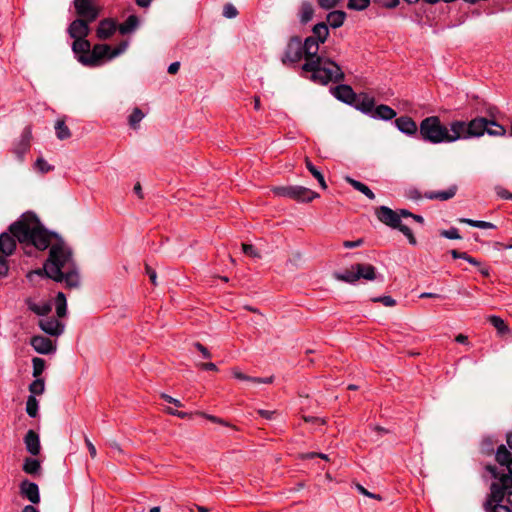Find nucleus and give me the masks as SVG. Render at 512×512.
<instances>
[{
    "label": "nucleus",
    "instance_id": "f257e3e1",
    "mask_svg": "<svg viewBox=\"0 0 512 512\" xmlns=\"http://www.w3.org/2000/svg\"><path fill=\"white\" fill-rule=\"evenodd\" d=\"M328 36L329 30L325 23L314 25L312 35L308 36L304 42L299 36H292L286 45L281 62L284 65H295L304 58L305 62L301 70L303 73L311 74L309 76L311 81L321 85L343 81L345 75L340 66L323 53L319 54V46L327 40Z\"/></svg>",
    "mask_w": 512,
    "mask_h": 512
},
{
    "label": "nucleus",
    "instance_id": "f03ea898",
    "mask_svg": "<svg viewBox=\"0 0 512 512\" xmlns=\"http://www.w3.org/2000/svg\"><path fill=\"white\" fill-rule=\"evenodd\" d=\"M54 232L48 231L33 213H24L9 226V232L0 234V256L5 259L13 254L16 240L23 245L25 253L32 254V249L46 250L51 244Z\"/></svg>",
    "mask_w": 512,
    "mask_h": 512
},
{
    "label": "nucleus",
    "instance_id": "7ed1b4c3",
    "mask_svg": "<svg viewBox=\"0 0 512 512\" xmlns=\"http://www.w3.org/2000/svg\"><path fill=\"white\" fill-rule=\"evenodd\" d=\"M48 248H50L49 257L44 263L46 276L56 282H65L68 288L78 287L80 277L71 249L58 239L56 233L51 238Z\"/></svg>",
    "mask_w": 512,
    "mask_h": 512
},
{
    "label": "nucleus",
    "instance_id": "20e7f679",
    "mask_svg": "<svg viewBox=\"0 0 512 512\" xmlns=\"http://www.w3.org/2000/svg\"><path fill=\"white\" fill-rule=\"evenodd\" d=\"M498 466L487 465L486 470L494 478L493 496L500 497L501 488H512V453L505 445H500L495 453Z\"/></svg>",
    "mask_w": 512,
    "mask_h": 512
},
{
    "label": "nucleus",
    "instance_id": "39448f33",
    "mask_svg": "<svg viewBox=\"0 0 512 512\" xmlns=\"http://www.w3.org/2000/svg\"><path fill=\"white\" fill-rule=\"evenodd\" d=\"M421 138L432 144L452 143L459 140V135L452 129V122L449 126L441 123L438 116L424 118L419 126Z\"/></svg>",
    "mask_w": 512,
    "mask_h": 512
},
{
    "label": "nucleus",
    "instance_id": "423d86ee",
    "mask_svg": "<svg viewBox=\"0 0 512 512\" xmlns=\"http://www.w3.org/2000/svg\"><path fill=\"white\" fill-rule=\"evenodd\" d=\"M333 277L338 281L354 284L360 279L373 281L377 278V275L376 269L373 265L357 263L343 271L334 272Z\"/></svg>",
    "mask_w": 512,
    "mask_h": 512
},
{
    "label": "nucleus",
    "instance_id": "0eeeda50",
    "mask_svg": "<svg viewBox=\"0 0 512 512\" xmlns=\"http://www.w3.org/2000/svg\"><path fill=\"white\" fill-rule=\"evenodd\" d=\"M487 126H489V119L485 117H476L469 122L452 121V129L459 135V140L480 137L486 132Z\"/></svg>",
    "mask_w": 512,
    "mask_h": 512
},
{
    "label": "nucleus",
    "instance_id": "6e6552de",
    "mask_svg": "<svg viewBox=\"0 0 512 512\" xmlns=\"http://www.w3.org/2000/svg\"><path fill=\"white\" fill-rule=\"evenodd\" d=\"M375 214L380 222L392 229H398L400 232H402L407 237L411 245L415 246L417 244V240L414 237L411 229L408 226L402 224L400 215L397 211H394L387 206H380L376 209Z\"/></svg>",
    "mask_w": 512,
    "mask_h": 512
},
{
    "label": "nucleus",
    "instance_id": "1a4fd4ad",
    "mask_svg": "<svg viewBox=\"0 0 512 512\" xmlns=\"http://www.w3.org/2000/svg\"><path fill=\"white\" fill-rule=\"evenodd\" d=\"M273 192L280 197H287L298 202H311L319 197V194L306 188L304 186L290 185L278 186L273 189Z\"/></svg>",
    "mask_w": 512,
    "mask_h": 512
},
{
    "label": "nucleus",
    "instance_id": "9d476101",
    "mask_svg": "<svg viewBox=\"0 0 512 512\" xmlns=\"http://www.w3.org/2000/svg\"><path fill=\"white\" fill-rule=\"evenodd\" d=\"M111 52L112 49L109 45L96 44L88 55H80L78 61L84 66L95 67L100 65L103 59H111L109 57Z\"/></svg>",
    "mask_w": 512,
    "mask_h": 512
},
{
    "label": "nucleus",
    "instance_id": "9b49d317",
    "mask_svg": "<svg viewBox=\"0 0 512 512\" xmlns=\"http://www.w3.org/2000/svg\"><path fill=\"white\" fill-rule=\"evenodd\" d=\"M74 6L79 18L89 22L95 21L99 16V9L91 0H74Z\"/></svg>",
    "mask_w": 512,
    "mask_h": 512
},
{
    "label": "nucleus",
    "instance_id": "f8f14e48",
    "mask_svg": "<svg viewBox=\"0 0 512 512\" xmlns=\"http://www.w3.org/2000/svg\"><path fill=\"white\" fill-rule=\"evenodd\" d=\"M91 22L86 19L77 18L72 21L67 29V32L71 38L76 39H84L90 33L89 24Z\"/></svg>",
    "mask_w": 512,
    "mask_h": 512
},
{
    "label": "nucleus",
    "instance_id": "ddd939ff",
    "mask_svg": "<svg viewBox=\"0 0 512 512\" xmlns=\"http://www.w3.org/2000/svg\"><path fill=\"white\" fill-rule=\"evenodd\" d=\"M469 104L473 107L476 113L486 114L491 118H494L497 113V108L495 106L479 99V97L476 95L469 97Z\"/></svg>",
    "mask_w": 512,
    "mask_h": 512
},
{
    "label": "nucleus",
    "instance_id": "4468645a",
    "mask_svg": "<svg viewBox=\"0 0 512 512\" xmlns=\"http://www.w3.org/2000/svg\"><path fill=\"white\" fill-rule=\"evenodd\" d=\"M20 493L31 503L38 504L40 502L39 487L36 483L24 480L20 484Z\"/></svg>",
    "mask_w": 512,
    "mask_h": 512
},
{
    "label": "nucleus",
    "instance_id": "2eb2a0df",
    "mask_svg": "<svg viewBox=\"0 0 512 512\" xmlns=\"http://www.w3.org/2000/svg\"><path fill=\"white\" fill-rule=\"evenodd\" d=\"M357 110L361 111L364 114L369 116L372 115L374 107H375V99L368 94H359L356 95V100L352 104Z\"/></svg>",
    "mask_w": 512,
    "mask_h": 512
},
{
    "label": "nucleus",
    "instance_id": "dca6fc26",
    "mask_svg": "<svg viewBox=\"0 0 512 512\" xmlns=\"http://www.w3.org/2000/svg\"><path fill=\"white\" fill-rule=\"evenodd\" d=\"M39 327L51 336H59L64 331V324L55 318H45L39 321Z\"/></svg>",
    "mask_w": 512,
    "mask_h": 512
},
{
    "label": "nucleus",
    "instance_id": "f3484780",
    "mask_svg": "<svg viewBox=\"0 0 512 512\" xmlns=\"http://www.w3.org/2000/svg\"><path fill=\"white\" fill-rule=\"evenodd\" d=\"M333 95L340 101L352 105L356 100V93L349 85L340 84L332 89Z\"/></svg>",
    "mask_w": 512,
    "mask_h": 512
},
{
    "label": "nucleus",
    "instance_id": "a211bd4d",
    "mask_svg": "<svg viewBox=\"0 0 512 512\" xmlns=\"http://www.w3.org/2000/svg\"><path fill=\"white\" fill-rule=\"evenodd\" d=\"M30 344L39 354H50L55 350L52 341L41 335L32 337Z\"/></svg>",
    "mask_w": 512,
    "mask_h": 512
},
{
    "label": "nucleus",
    "instance_id": "6ab92c4d",
    "mask_svg": "<svg viewBox=\"0 0 512 512\" xmlns=\"http://www.w3.org/2000/svg\"><path fill=\"white\" fill-rule=\"evenodd\" d=\"M398 130L406 135H415L417 133V125L415 121L408 116H401L395 120Z\"/></svg>",
    "mask_w": 512,
    "mask_h": 512
},
{
    "label": "nucleus",
    "instance_id": "aec40b11",
    "mask_svg": "<svg viewBox=\"0 0 512 512\" xmlns=\"http://www.w3.org/2000/svg\"><path fill=\"white\" fill-rule=\"evenodd\" d=\"M491 493L489 499L486 501V506H491L492 503H502L505 505H512V488H501L500 497L495 498L493 496V483L490 487Z\"/></svg>",
    "mask_w": 512,
    "mask_h": 512
},
{
    "label": "nucleus",
    "instance_id": "412c9836",
    "mask_svg": "<svg viewBox=\"0 0 512 512\" xmlns=\"http://www.w3.org/2000/svg\"><path fill=\"white\" fill-rule=\"evenodd\" d=\"M24 443L26 445L27 451L33 456H36L40 453V439L39 435L35 431L29 430L26 433L24 437Z\"/></svg>",
    "mask_w": 512,
    "mask_h": 512
},
{
    "label": "nucleus",
    "instance_id": "4be33fe9",
    "mask_svg": "<svg viewBox=\"0 0 512 512\" xmlns=\"http://www.w3.org/2000/svg\"><path fill=\"white\" fill-rule=\"evenodd\" d=\"M458 190L457 185H451L445 191H428L425 192L424 197L429 200L446 201L453 198Z\"/></svg>",
    "mask_w": 512,
    "mask_h": 512
},
{
    "label": "nucleus",
    "instance_id": "5701e85b",
    "mask_svg": "<svg viewBox=\"0 0 512 512\" xmlns=\"http://www.w3.org/2000/svg\"><path fill=\"white\" fill-rule=\"evenodd\" d=\"M115 30V23L110 19H104L100 21L96 30V35L100 40H106L114 34Z\"/></svg>",
    "mask_w": 512,
    "mask_h": 512
},
{
    "label": "nucleus",
    "instance_id": "b1692460",
    "mask_svg": "<svg viewBox=\"0 0 512 512\" xmlns=\"http://www.w3.org/2000/svg\"><path fill=\"white\" fill-rule=\"evenodd\" d=\"M396 116L395 110H393L390 106L385 104H380L376 107H374L373 113L371 115L374 119H380V120H391Z\"/></svg>",
    "mask_w": 512,
    "mask_h": 512
},
{
    "label": "nucleus",
    "instance_id": "393cba45",
    "mask_svg": "<svg viewBox=\"0 0 512 512\" xmlns=\"http://www.w3.org/2000/svg\"><path fill=\"white\" fill-rule=\"evenodd\" d=\"M346 19V13L342 10H334L328 13L326 17V22H324L327 25V28L329 29V26L332 28H339L343 25L344 21Z\"/></svg>",
    "mask_w": 512,
    "mask_h": 512
},
{
    "label": "nucleus",
    "instance_id": "a878e982",
    "mask_svg": "<svg viewBox=\"0 0 512 512\" xmlns=\"http://www.w3.org/2000/svg\"><path fill=\"white\" fill-rule=\"evenodd\" d=\"M314 16V8L311 2L303 1L299 8L298 17L302 24L308 23Z\"/></svg>",
    "mask_w": 512,
    "mask_h": 512
},
{
    "label": "nucleus",
    "instance_id": "bb28decb",
    "mask_svg": "<svg viewBox=\"0 0 512 512\" xmlns=\"http://www.w3.org/2000/svg\"><path fill=\"white\" fill-rule=\"evenodd\" d=\"M72 50L78 59L80 55H88L90 53L91 44L86 38L76 39L72 44Z\"/></svg>",
    "mask_w": 512,
    "mask_h": 512
},
{
    "label": "nucleus",
    "instance_id": "cd10ccee",
    "mask_svg": "<svg viewBox=\"0 0 512 512\" xmlns=\"http://www.w3.org/2000/svg\"><path fill=\"white\" fill-rule=\"evenodd\" d=\"M346 182L349 183L355 190L363 193L367 198H369L370 200H374L375 199V194L374 192L367 186L365 185L364 183L358 181V180H355L351 177H346L345 178Z\"/></svg>",
    "mask_w": 512,
    "mask_h": 512
},
{
    "label": "nucleus",
    "instance_id": "c85d7f7f",
    "mask_svg": "<svg viewBox=\"0 0 512 512\" xmlns=\"http://www.w3.org/2000/svg\"><path fill=\"white\" fill-rule=\"evenodd\" d=\"M488 320L490 324L497 330L499 335L502 336L504 334L510 333V328L501 317L492 315L488 318Z\"/></svg>",
    "mask_w": 512,
    "mask_h": 512
},
{
    "label": "nucleus",
    "instance_id": "c756f323",
    "mask_svg": "<svg viewBox=\"0 0 512 512\" xmlns=\"http://www.w3.org/2000/svg\"><path fill=\"white\" fill-rule=\"evenodd\" d=\"M56 314L58 317H65L67 313V301L63 292H58L55 299Z\"/></svg>",
    "mask_w": 512,
    "mask_h": 512
},
{
    "label": "nucleus",
    "instance_id": "7c9ffc66",
    "mask_svg": "<svg viewBox=\"0 0 512 512\" xmlns=\"http://www.w3.org/2000/svg\"><path fill=\"white\" fill-rule=\"evenodd\" d=\"M138 18L135 15H130L124 23H122L119 27V31L121 34H128L136 29L138 26Z\"/></svg>",
    "mask_w": 512,
    "mask_h": 512
},
{
    "label": "nucleus",
    "instance_id": "2f4dec72",
    "mask_svg": "<svg viewBox=\"0 0 512 512\" xmlns=\"http://www.w3.org/2000/svg\"><path fill=\"white\" fill-rule=\"evenodd\" d=\"M56 136L59 140H65L71 137L70 129L65 124L64 120H57L55 123Z\"/></svg>",
    "mask_w": 512,
    "mask_h": 512
},
{
    "label": "nucleus",
    "instance_id": "473e14b6",
    "mask_svg": "<svg viewBox=\"0 0 512 512\" xmlns=\"http://www.w3.org/2000/svg\"><path fill=\"white\" fill-rule=\"evenodd\" d=\"M305 164H306V168L309 170V172L317 179L320 186L323 189H326L327 185H326L323 174L312 164V162L308 158H306Z\"/></svg>",
    "mask_w": 512,
    "mask_h": 512
},
{
    "label": "nucleus",
    "instance_id": "72a5a7b5",
    "mask_svg": "<svg viewBox=\"0 0 512 512\" xmlns=\"http://www.w3.org/2000/svg\"><path fill=\"white\" fill-rule=\"evenodd\" d=\"M41 466L40 462L34 458H26L23 464V470L27 474L34 475L39 472Z\"/></svg>",
    "mask_w": 512,
    "mask_h": 512
},
{
    "label": "nucleus",
    "instance_id": "f704fd0d",
    "mask_svg": "<svg viewBox=\"0 0 512 512\" xmlns=\"http://www.w3.org/2000/svg\"><path fill=\"white\" fill-rule=\"evenodd\" d=\"M29 149H30V144H27V143L19 140L14 144L13 153L15 154V156L17 157V159L19 161H23L24 156L29 151Z\"/></svg>",
    "mask_w": 512,
    "mask_h": 512
},
{
    "label": "nucleus",
    "instance_id": "c9c22d12",
    "mask_svg": "<svg viewBox=\"0 0 512 512\" xmlns=\"http://www.w3.org/2000/svg\"><path fill=\"white\" fill-rule=\"evenodd\" d=\"M486 133L490 136H504L506 134V129L498 124L495 120H489V126H487Z\"/></svg>",
    "mask_w": 512,
    "mask_h": 512
},
{
    "label": "nucleus",
    "instance_id": "e433bc0d",
    "mask_svg": "<svg viewBox=\"0 0 512 512\" xmlns=\"http://www.w3.org/2000/svg\"><path fill=\"white\" fill-rule=\"evenodd\" d=\"M145 114L141 111L139 108H134L132 113L130 114L128 118V122L131 128L137 129L139 126V123L144 118Z\"/></svg>",
    "mask_w": 512,
    "mask_h": 512
},
{
    "label": "nucleus",
    "instance_id": "4c0bfd02",
    "mask_svg": "<svg viewBox=\"0 0 512 512\" xmlns=\"http://www.w3.org/2000/svg\"><path fill=\"white\" fill-rule=\"evenodd\" d=\"M462 223H466L472 227L480 228V229H493L495 225L491 222L481 221V220H472L468 218H461L459 220Z\"/></svg>",
    "mask_w": 512,
    "mask_h": 512
},
{
    "label": "nucleus",
    "instance_id": "58836bf2",
    "mask_svg": "<svg viewBox=\"0 0 512 512\" xmlns=\"http://www.w3.org/2000/svg\"><path fill=\"white\" fill-rule=\"evenodd\" d=\"M38 401L35 396L30 395L26 402V412L30 417H36L38 414Z\"/></svg>",
    "mask_w": 512,
    "mask_h": 512
},
{
    "label": "nucleus",
    "instance_id": "ea45409f",
    "mask_svg": "<svg viewBox=\"0 0 512 512\" xmlns=\"http://www.w3.org/2000/svg\"><path fill=\"white\" fill-rule=\"evenodd\" d=\"M44 390L45 384L43 379L37 378L29 385V391L33 396L43 394Z\"/></svg>",
    "mask_w": 512,
    "mask_h": 512
},
{
    "label": "nucleus",
    "instance_id": "a19ab883",
    "mask_svg": "<svg viewBox=\"0 0 512 512\" xmlns=\"http://www.w3.org/2000/svg\"><path fill=\"white\" fill-rule=\"evenodd\" d=\"M32 363H33V376L37 378L44 371L45 360L42 358L35 357V358H33Z\"/></svg>",
    "mask_w": 512,
    "mask_h": 512
},
{
    "label": "nucleus",
    "instance_id": "79ce46f5",
    "mask_svg": "<svg viewBox=\"0 0 512 512\" xmlns=\"http://www.w3.org/2000/svg\"><path fill=\"white\" fill-rule=\"evenodd\" d=\"M370 4V0H349L347 7L351 10L361 11L366 9Z\"/></svg>",
    "mask_w": 512,
    "mask_h": 512
},
{
    "label": "nucleus",
    "instance_id": "37998d69",
    "mask_svg": "<svg viewBox=\"0 0 512 512\" xmlns=\"http://www.w3.org/2000/svg\"><path fill=\"white\" fill-rule=\"evenodd\" d=\"M30 310L35 314L44 316L51 311V306L47 303L44 304H32L29 306Z\"/></svg>",
    "mask_w": 512,
    "mask_h": 512
},
{
    "label": "nucleus",
    "instance_id": "c03bdc74",
    "mask_svg": "<svg viewBox=\"0 0 512 512\" xmlns=\"http://www.w3.org/2000/svg\"><path fill=\"white\" fill-rule=\"evenodd\" d=\"M495 441L492 437H486L481 442V451L484 454L490 455L494 451Z\"/></svg>",
    "mask_w": 512,
    "mask_h": 512
},
{
    "label": "nucleus",
    "instance_id": "a18cd8bd",
    "mask_svg": "<svg viewBox=\"0 0 512 512\" xmlns=\"http://www.w3.org/2000/svg\"><path fill=\"white\" fill-rule=\"evenodd\" d=\"M35 168L41 173H47L54 169L45 159L38 158L35 162Z\"/></svg>",
    "mask_w": 512,
    "mask_h": 512
},
{
    "label": "nucleus",
    "instance_id": "49530a36",
    "mask_svg": "<svg viewBox=\"0 0 512 512\" xmlns=\"http://www.w3.org/2000/svg\"><path fill=\"white\" fill-rule=\"evenodd\" d=\"M486 511L489 512H512L510 507L508 505L502 504V503H492L491 506L485 505Z\"/></svg>",
    "mask_w": 512,
    "mask_h": 512
},
{
    "label": "nucleus",
    "instance_id": "de8ad7c7",
    "mask_svg": "<svg viewBox=\"0 0 512 512\" xmlns=\"http://www.w3.org/2000/svg\"><path fill=\"white\" fill-rule=\"evenodd\" d=\"M238 15V10L236 9V7L231 4V3H227L224 5L223 7V16L228 18V19H232V18H235L236 16Z\"/></svg>",
    "mask_w": 512,
    "mask_h": 512
},
{
    "label": "nucleus",
    "instance_id": "09e8293b",
    "mask_svg": "<svg viewBox=\"0 0 512 512\" xmlns=\"http://www.w3.org/2000/svg\"><path fill=\"white\" fill-rule=\"evenodd\" d=\"M45 277H47V276L45 274L44 268L30 271L27 274V279L32 283L36 282L38 279H43Z\"/></svg>",
    "mask_w": 512,
    "mask_h": 512
},
{
    "label": "nucleus",
    "instance_id": "8fccbe9b",
    "mask_svg": "<svg viewBox=\"0 0 512 512\" xmlns=\"http://www.w3.org/2000/svg\"><path fill=\"white\" fill-rule=\"evenodd\" d=\"M440 235L447 238V239H461V236L459 234V231L457 228L452 227L448 230H442L440 232Z\"/></svg>",
    "mask_w": 512,
    "mask_h": 512
},
{
    "label": "nucleus",
    "instance_id": "3c124183",
    "mask_svg": "<svg viewBox=\"0 0 512 512\" xmlns=\"http://www.w3.org/2000/svg\"><path fill=\"white\" fill-rule=\"evenodd\" d=\"M341 0H317L320 8L324 10H330L335 8Z\"/></svg>",
    "mask_w": 512,
    "mask_h": 512
},
{
    "label": "nucleus",
    "instance_id": "603ef678",
    "mask_svg": "<svg viewBox=\"0 0 512 512\" xmlns=\"http://www.w3.org/2000/svg\"><path fill=\"white\" fill-rule=\"evenodd\" d=\"M242 250L246 255H248L250 257H253V258L260 257V254L257 251V249L251 244H242Z\"/></svg>",
    "mask_w": 512,
    "mask_h": 512
},
{
    "label": "nucleus",
    "instance_id": "864d4df0",
    "mask_svg": "<svg viewBox=\"0 0 512 512\" xmlns=\"http://www.w3.org/2000/svg\"><path fill=\"white\" fill-rule=\"evenodd\" d=\"M374 302H380L384 306L393 307L396 305V300L391 296H380L373 299Z\"/></svg>",
    "mask_w": 512,
    "mask_h": 512
},
{
    "label": "nucleus",
    "instance_id": "5fc2aeb1",
    "mask_svg": "<svg viewBox=\"0 0 512 512\" xmlns=\"http://www.w3.org/2000/svg\"><path fill=\"white\" fill-rule=\"evenodd\" d=\"M374 3L385 8H394L399 4V0H374Z\"/></svg>",
    "mask_w": 512,
    "mask_h": 512
},
{
    "label": "nucleus",
    "instance_id": "6e6d98bb",
    "mask_svg": "<svg viewBox=\"0 0 512 512\" xmlns=\"http://www.w3.org/2000/svg\"><path fill=\"white\" fill-rule=\"evenodd\" d=\"M128 43L122 42L120 43L116 48L112 49V52L110 53V58H115L121 53H123L127 49Z\"/></svg>",
    "mask_w": 512,
    "mask_h": 512
},
{
    "label": "nucleus",
    "instance_id": "4d7b16f0",
    "mask_svg": "<svg viewBox=\"0 0 512 512\" xmlns=\"http://www.w3.org/2000/svg\"><path fill=\"white\" fill-rule=\"evenodd\" d=\"M31 138H32V130H31L30 126H27L23 129L19 140L22 142H25L27 144H30Z\"/></svg>",
    "mask_w": 512,
    "mask_h": 512
},
{
    "label": "nucleus",
    "instance_id": "13d9d810",
    "mask_svg": "<svg viewBox=\"0 0 512 512\" xmlns=\"http://www.w3.org/2000/svg\"><path fill=\"white\" fill-rule=\"evenodd\" d=\"M356 489H357V490H358L362 495H365V496H367V497L374 498V499H377V500H381V496H380V495L369 492L367 489H365V488H364L362 485H360V484H356Z\"/></svg>",
    "mask_w": 512,
    "mask_h": 512
},
{
    "label": "nucleus",
    "instance_id": "bf43d9fd",
    "mask_svg": "<svg viewBox=\"0 0 512 512\" xmlns=\"http://www.w3.org/2000/svg\"><path fill=\"white\" fill-rule=\"evenodd\" d=\"M232 374L233 376L238 379V380H241V381H247V382H251L252 383V379L253 377L251 376H248V375H245L244 373H242L241 371H239L238 369H233L232 370Z\"/></svg>",
    "mask_w": 512,
    "mask_h": 512
},
{
    "label": "nucleus",
    "instance_id": "052dcab7",
    "mask_svg": "<svg viewBox=\"0 0 512 512\" xmlns=\"http://www.w3.org/2000/svg\"><path fill=\"white\" fill-rule=\"evenodd\" d=\"M161 398L168 403L174 404L176 407H183V404L176 398L169 396L168 394H161Z\"/></svg>",
    "mask_w": 512,
    "mask_h": 512
},
{
    "label": "nucleus",
    "instance_id": "680f3d73",
    "mask_svg": "<svg viewBox=\"0 0 512 512\" xmlns=\"http://www.w3.org/2000/svg\"><path fill=\"white\" fill-rule=\"evenodd\" d=\"M195 348L203 355L204 358H211V353L208 351V349L203 346L201 343L196 342L194 344Z\"/></svg>",
    "mask_w": 512,
    "mask_h": 512
},
{
    "label": "nucleus",
    "instance_id": "e2e57ef3",
    "mask_svg": "<svg viewBox=\"0 0 512 512\" xmlns=\"http://www.w3.org/2000/svg\"><path fill=\"white\" fill-rule=\"evenodd\" d=\"M273 382V376L269 377H253L252 383L253 384H271Z\"/></svg>",
    "mask_w": 512,
    "mask_h": 512
},
{
    "label": "nucleus",
    "instance_id": "0e129e2a",
    "mask_svg": "<svg viewBox=\"0 0 512 512\" xmlns=\"http://www.w3.org/2000/svg\"><path fill=\"white\" fill-rule=\"evenodd\" d=\"M8 272V263H7V260L3 257V256H0V276H5Z\"/></svg>",
    "mask_w": 512,
    "mask_h": 512
},
{
    "label": "nucleus",
    "instance_id": "69168bd1",
    "mask_svg": "<svg viewBox=\"0 0 512 512\" xmlns=\"http://www.w3.org/2000/svg\"><path fill=\"white\" fill-rule=\"evenodd\" d=\"M85 443H86V446L88 448L90 456L92 458H95L96 455H97L96 447L94 446V444L88 438L85 439Z\"/></svg>",
    "mask_w": 512,
    "mask_h": 512
},
{
    "label": "nucleus",
    "instance_id": "338daca9",
    "mask_svg": "<svg viewBox=\"0 0 512 512\" xmlns=\"http://www.w3.org/2000/svg\"><path fill=\"white\" fill-rule=\"evenodd\" d=\"M146 272L150 278V281L152 282L153 285H157V274H156V271L151 269L149 266L146 267Z\"/></svg>",
    "mask_w": 512,
    "mask_h": 512
},
{
    "label": "nucleus",
    "instance_id": "774afa93",
    "mask_svg": "<svg viewBox=\"0 0 512 512\" xmlns=\"http://www.w3.org/2000/svg\"><path fill=\"white\" fill-rule=\"evenodd\" d=\"M258 414L260 416H262L263 418H266V419H272L273 416L276 414V411H270V410H264V409H259L258 410Z\"/></svg>",
    "mask_w": 512,
    "mask_h": 512
}]
</instances>
